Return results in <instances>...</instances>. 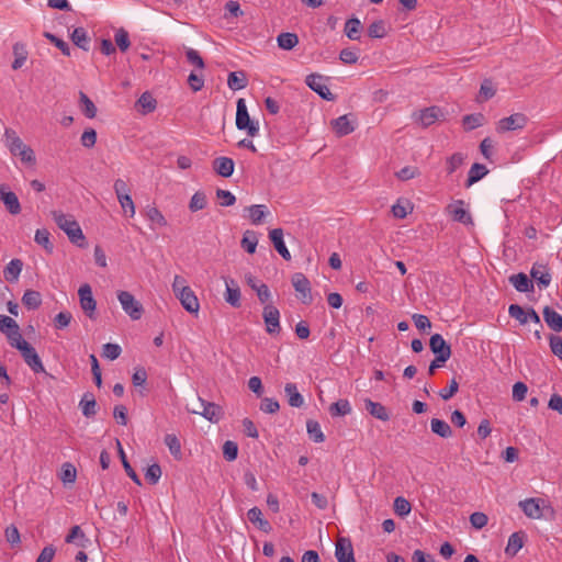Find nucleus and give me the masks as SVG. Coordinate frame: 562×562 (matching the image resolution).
I'll use <instances>...</instances> for the list:
<instances>
[{"label":"nucleus","mask_w":562,"mask_h":562,"mask_svg":"<svg viewBox=\"0 0 562 562\" xmlns=\"http://www.w3.org/2000/svg\"><path fill=\"white\" fill-rule=\"evenodd\" d=\"M485 117L482 113L468 114L463 116L462 124L467 131H472L482 126Z\"/></svg>","instance_id":"c03bdc74"},{"label":"nucleus","mask_w":562,"mask_h":562,"mask_svg":"<svg viewBox=\"0 0 562 562\" xmlns=\"http://www.w3.org/2000/svg\"><path fill=\"white\" fill-rule=\"evenodd\" d=\"M44 37L47 38L57 48H59L64 55L70 56V47L65 41H63L61 38L57 37L56 35H54L49 32H45Z\"/></svg>","instance_id":"13d9d810"},{"label":"nucleus","mask_w":562,"mask_h":562,"mask_svg":"<svg viewBox=\"0 0 562 562\" xmlns=\"http://www.w3.org/2000/svg\"><path fill=\"white\" fill-rule=\"evenodd\" d=\"M465 156L461 153H454L446 159L447 172L452 175L456 172L464 162Z\"/></svg>","instance_id":"09e8293b"},{"label":"nucleus","mask_w":562,"mask_h":562,"mask_svg":"<svg viewBox=\"0 0 562 562\" xmlns=\"http://www.w3.org/2000/svg\"><path fill=\"white\" fill-rule=\"evenodd\" d=\"M23 261L21 259H12L3 269V279L9 283H16L23 270Z\"/></svg>","instance_id":"6ab92c4d"},{"label":"nucleus","mask_w":562,"mask_h":562,"mask_svg":"<svg viewBox=\"0 0 562 562\" xmlns=\"http://www.w3.org/2000/svg\"><path fill=\"white\" fill-rule=\"evenodd\" d=\"M206 206V195L203 192H195L189 203L191 212H198Z\"/></svg>","instance_id":"5fc2aeb1"},{"label":"nucleus","mask_w":562,"mask_h":562,"mask_svg":"<svg viewBox=\"0 0 562 562\" xmlns=\"http://www.w3.org/2000/svg\"><path fill=\"white\" fill-rule=\"evenodd\" d=\"M245 211L248 213V218L254 225L261 224L266 215L269 214L267 206L263 204L250 205Z\"/></svg>","instance_id":"c85d7f7f"},{"label":"nucleus","mask_w":562,"mask_h":562,"mask_svg":"<svg viewBox=\"0 0 562 562\" xmlns=\"http://www.w3.org/2000/svg\"><path fill=\"white\" fill-rule=\"evenodd\" d=\"M368 35L371 38H383L386 35L385 24L382 20L374 21L368 27Z\"/></svg>","instance_id":"864d4df0"},{"label":"nucleus","mask_w":562,"mask_h":562,"mask_svg":"<svg viewBox=\"0 0 562 562\" xmlns=\"http://www.w3.org/2000/svg\"><path fill=\"white\" fill-rule=\"evenodd\" d=\"M431 431L441 438H449L452 436V430L449 424L439 418H432L430 422Z\"/></svg>","instance_id":"e433bc0d"},{"label":"nucleus","mask_w":562,"mask_h":562,"mask_svg":"<svg viewBox=\"0 0 562 562\" xmlns=\"http://www.w3.org/2000/svg\"><path fill=\"white\" fill-rule=\"evenodd\" d=\"M4 138L5 145L12 155L19 156L23 162L31 165L35 162L33 149L25 145L13 130L5 128Z\"/></svg>","instance_id":"f03ea898"},{"label":"nucleus","mask_w":562,"mask_h":562,"mask_svg":"<svg viewBox=\"0 0 562 562\" xmlns=\"http://www.w3.org/2000/svg\"><path fill=\"white\" fill-rule=\"evenodd\" d=\"M487 172H488V169L486 168V166L479 164V162L473 164L469 170L465 187L470 188L475 182H477L482 178H484L487 175Z\"/></svg>","instance_id":"c756f323"},{"label":"nucleus","mask_w":562,"mask_h":562,"mask_svg":"<svg viewBox=\"0 0 562 562\" xmlns=\"http://www.w3.org/2000/svg\"><path fill=\"white\" fill-rule=\"evenodd\" d=\"M117 201L124 214L128 215L130 217H133L135 215V204L131 198V194L121 195L120 198H117Z\"/></svg>","instance_id":"e2e57ef3"},{"label":"nucleus","mask_w":562,"mask_h":562,"mask_svg":"<svg viewBox=\"0 0 562 562\" xmlns=\"http://www.w3.org/2000/svg\"><path fill=\"white\" fill-rule=\"evenodd\" d=\"M114 40H115L116 45L119 46V48L122 52H125L126 49H128V47L131 45L130 36H128V33L124 29H120L116 31V33L114 35Z\"/></svg>","instance_id":"338daca9"},{"label":"nucleus","mask_w":562,"mask_h":562,"mask_svg":"<svg viewBox=\"0 0 562 562\" xmlns=\"http://www.w3.org/2000/svg\"><path fill=\"white\" fill-rule=\"evenodd\" d=\"M165 443L169 448L170 453L176 458H181V443L176 435L168 434L165 437Z\"/></svg>","instance_id":"8fccbe9b"},{"label":"nucleus","mask_w":562,"mask_h":562,"mask_svg":"<svg viewBox=\"0 0 562 562\" xmlns=\"http://www.w3.org/2000/svg\"><path fill=\"white\" fill-rule=\"evenodd\" d=\"M326 81L327 78L319 74H311L305 78L306 86L314 92H316L322 99L327 101H334L335 94L330 92Z\"/></svg>","instance_id":"39448f33"},{"label":"nucleus","mask_w":562,"mask_h":562,"mask_svg":"<svg viewBox=\"0 0 562 562\" xmlns=\"http://www.w3.org/2000/svg\"><path fill=\"white\" fill-rule=\"evenodd\" d=\"M269 238L272 241L276 250L280 254V256L284 260H291L290 251L288 250L284 240H283V231L282 228H273L269 232Z\"/></svg>","instance_id":"f3484780"},{"label":"nucleus","mask_w":562,"mask_h":562,"mask_svg":"<svg viewBox=\"0 0 562 562\" xmlns=\"http://www.w3.org/2000/svg\"><path fill=\"white\" fill-rule=\"evenodd\" d=\"M443 116V112L439 106H429L414 113L415 121L423 127L432 125L436 121Z\"/></svg>","instance_id":"4468645a"},{"label":"nucleus","mask_w":562,"mask_h":562,"mask_svg":"<svg viewBox=\"0 0 562 562\" xmlns=\"http://www.w3.org/2000/svg\"><path fill=\"white\" fill-rule=\"evenodd\" d=\"M262 317L268 334L274 335L280 333V312L274 305L267 304L263 307Z\"/></svg>","instance_id":"9d476101"},{"label":"nucleus","mask_w":562,"mask_h":562,"mask_svg":"<svg viewBox=\"0 0 562 562\" xmlns=\"http://www.w3.org/2000/svg\"><path fill=\"white\" fill-rule=\"evenodd\" d=\"M235 162L228 157H217L213 160L214 171L224 178H228L234 172Z\"/></svg>","instance_id":"aec40b11"},{"label":"nucleus","mask_w":562,"mask_h":562,"mask_svg":"<svg viewBox=\"0 0 562 562\" xmlns=\"http://www.w3.org/2000/svg\"><path fill=\"white\" fill-rule=\"evenodd\" d=\"M137 104L142 106L144 113L155 111L157 102L149 92H144L137 100Z\"/></svg>","instance_id":"603ef678"},{"label":"nucleus","mask_w":562,"mask_h":562,"mask_svg":"<svg viewBox=\"0 0 562 562\" xmlns=\"http://www.w3.org/2000/svg\"><path fill=\"white\" fill-rule=\"evenodd\" d=\"M49 232L45 228H42L36 231L34 239L38 245L50 251L53 249V245L49 240Z\"/></svg>","instance_id":"69168bd1"},{"label":"nucleus","mask_w":562,"mask_h":562,"mask_svg":"<svg viewBox=\"0 0 562 562\" xmlns=\"http://www.w3.org/2000/svg\"><path fill=\"white\" fill-rule=\"evenodd\" d=\"M5 337L8 339L9 345L18 350H20L22 346L27 342L26 340L23 339L19 325L14 327V329H12L11 331L7 333Z\"/></svg>","instance_id":"de8ad7c7"},{"label":"nucleus","mask_w":562,"mask_h":562,"mask_svg":"<svg viewBox=\"0 0 562 562\" xmlns=\"http://www.w3.org/2000/svg\"><path fill=\"white\" fill-rule=\"evenodd\" d=\"M0 199L11 214L15 215L21 212V205L16 194L12 191H8L5 186L0 187Z\"/></svg>","instance_id":"a211bd4d"},{"label":"nucleus","mask_w":562,"mask_h":562,"mask_svg":"<svg viewBox=\"0 0 562 562\" xmlns=\"http://www.w3.org/2000/svg\"><path fill=\"white\" fill-rule=\"evenodd\" d=\"M530 276L541 288L549 286L551 282V274L546 265L535 263L531 268Z\"/></svg>","instance_id":"412c9836"},{"label":"nucleus","mask_w":562,"mask_h":562,"mask_svg":"<svg viewBox=\"0 0 562 562\" xmlns=\"http://www.w3.org/2000/svg\"><path fill=\"white\" fill-rule=\"evenodd\" d=\"M80 103H81V110H82V113L88 117V119H93L97 115V106L94 105V103L89 99V97L83 93V92H80Z\"/></svg>","instance_id":"3c124183"},{"label":"nucleus","mask_w":562,"mask_h":562,"mask_svg":"<svg viewBox=\"0 0 562 562\" xmlns=\"http://www.w3.org/2000/svg\"><path fill=\"white\" fill-rule=\"evenodd\" d=\"M22 303L27 310H37L42 305V295L38 291L26 290L22 296Z\"/></svg>","instance_id":"f704fd0d"},{"label":"nucleus","mask_w":562,"mask_h":562,"mask_svg":"<svg viewBox=\"0 0 562 562\" xmlns=\"http://www.w3.org/2000/svg\"><path fill=\"white\" fill-rule=\"evenodd\" d=\"M292 285L299 293V297L303 304H311L313 296L311 293V283L308 279L301 272H295L292 278Z\"/></svg>","instance_id":"1a4fd4ad"},{"label":"nucleus","mask_w":562,"mask_h":562,"mask_svg":"<svg viewBox=\"0 0 562 562\" xmlns=\"http://www.w3.org/2000/svg\"><path fill=\"white\" fill-rule=\"evenodd\" d=\"M277 43L281 49L290 50L299 44V36L290 32L280 33L277 37Z\"/></svg>","instance_id":"c9c22d12"},{"label":"nucleus","mask_w":562,"mask_h":562,"mask_svg":"<svg viewBox=\"0 0 562 562\" xmlns=\"http://www.w3.org/2000/svg\"><path fill=\"white\" fill-rule=\"evenodd\" d=\"M223 456L227 461H234L238 456V446L235 441L227 440L223 445Z\"/></svg>","instance_id":"bf43d9fd"},{"label":"nucleus","mask_w":562,"mask_h":562,"mask_svg":"<svg viewBox=\"0 0 562 562\" xmlns=\"http://www.w3.org/2000/svg\"><path fill=\"white\" fill-rule=\"evenodd\" d=\"M13 55H14V60L12 63V69L18 70L23 67V65L25 64V61L27 59L29 53H27L25 44L15 43L13 45Z\"/></svg>","instance_id":"473e14b6"},{"label":"nucleus","mask_w":562,"mask_h":562,"mask_svg":"<svg viewBox=\"0 0 562 562\" xmlns=\"http://www.w3.org/2000/svg\"><path fill=\"white\" fill-rule=\"evenodd\" d=\"M25 361V363L35 372L41 373L44 372V366L42 363L41 358L38 357L34 347H32L29 342L24 344L22 348L19 350Z\"/></svg>","instance_id":"2eb2a0df"},{"label":"nucleus","mask_w":562,"mask_h":562,"mask_svg":"<svg viewBox=\"0 0 562 562\" xmlns=\"http://www.w3.org/2000/svg\"><path fill=\"white\" fill-rule=\"evenodd\" d=\"M519 506L524 514L531 519H540L542 517V510L539 505L538 498H528L519 502Z\"/></svg>","instance_id":"4be33fe9"},{"label":"nucleus","mask_w":562,"mask_h":562,"mask_svg":"<svg viewBox=\"0 0 562 562\" xmlns=\"http://www.w3.org/2000/svg\"><path fill=\"white\" fill-rule=\"evenodd\" d=\"M52 215L57 226L66 233L72 244L79 247L86 246V237L72 215L64 214L58 211L52 212Z\"/></svg>","instance_id":"f257e3e1"},{"label":"nucleus","mask_w":562,"mask_h":562,"mask_svg":"<svg viewBox=\"0 0 562 562\" xmlns=\"http://www.w3.org/2000/svg\"><path fill=\"white\" fill-rule=\"evenodd\" d=\"M241 247L248 254H254L258 245V236L255 231L247 229L241 239Z\"/></svg>","instance_id":"58836bf2"},{"label":"nucleus","mask_w":562,"mask_h":562,"mask_svg":"<svg viewBox=\"0 0 562 562\" xmlns=\"http://www.w3.org/2000/svg\"><path fill=\"white\" fill-rule=\"evenodd\" d=\"M429 347L431 352L438 357V361H448L451 357V347L440 334H434L430 337Z\"/></svg>","instance_id":"f8f14e48"},{"label":"nucleus","mask_w":562,"mask_h":562,"mask_svg":"<svg viewBox=\"0 0 562 562\" xmlns=\"http://www.w3.org/2000/svg\"><path fill=\"white\" fill-rule=\"evenodd\" d=\"M176 297L180 301L182 307L187 312L195 315L199 313L200 303L191 288L181 289V292H179L178 296Z\"/></svg>","instance_id":"dca6fc26"},{"label":"nucleus","mask_w":562,"mask_h":562,"mask_svg":"<svg viewBox=\"0 0 562 562\" xmlns=\"http://www.w3.org/2000/svg\"><path fill=\"white\" fill-rule=\"evenodd\" d=\"M117 300L123 311L131 317V319L138 321L142 318L144 314V307L132 293L128 291H119Z\"/></svg>","instance_id":"7ed1b4c3"},{"label":"nucleus","mask_w":562,"mask_h":562,"mask_svg":"<svg viewBox=\"0 0 562 562\" xmlns=\"http://www.w3.org/2000/svg\"><path fill=\"white\" fill-rule=\"evenodd\" d=\"M122 349L116 344L108 342L103 345L102 356L109 360H115L120 357Z\"/></svg>","instance_id":"680f3d73"},{"label":"nucleus","mask_w":562,"mask_h":562,"mask_svg":"<svg viewBox=\"0 0 562 562\" xmlns=\"http://www.w3.org/2000/svg\"><path fill=\"white\" fill-rule=\"evenodd\" d=\"M543 319L547 325L554 331L562 330V315L550 306H546L542 311Z\"/></svg>","instance_id":"393cba45"},{"label":"nucleus","mask_w":562,"mask_h":562,"mask_svg":"<svg viewBox=\"0 0 562 562\" xmlns=\"http://www.w3.org/2000/svg\"><path fill=\"white\" fill-rule=\"evenodd\" d=\"M445 211L454 222H459L467 226L473 225L472 215L464 207L463 200H454L446 206Z\"/></svg>","instance_id":"0eeeda50"},{"label":"nucleus","mask_w":562,"mask_h":562,"mask_svg":"<svg viewBox=\"0 0 562 562\" xmlns=\"http://www.w3.org/2000/svg\"><path fill=\"white\" fill-rule=\"evenodd\" d=\"M361 22L357 18H351L345 23V34L348 38L357 41L360 38Z\"/></svg>","instance_id":"ea45409f"},{"label":"nucleus","mask_w":562,"mask_h":562,"mask_svg":"<svg viewBox=\"0 0 562 562\" xmlns=\"http://www.w3.org/2000/svg\"><path fill=\"white\" fill-rule=\"evenodd\" d=\"M79 407L82 412V415L87 418H90L97 414V401L92 393L87 392L83 394Z\"/></svg>","instance_id":"cd10ccee"},{"label":"nucleus","mask_w":562,"mask_h":562,"mask_svg":"<svg viewBox=\"0 0 562 562\" xmlns=\"http://www.w3.org/2000/svg\"><path fill=\"white\" fill-rule=\"evenodd\" d=\"M146 217L153 225L158 227H165L168 224L164 214L155 206H148L146 209Z\"/></svg>","instance_id":"a18cd8bd"},{"label":"nucleus","mask_w":562,"mask_h":562,"mask_svg":"<svg viewBox=\"0 0 562 562\" xmlns=\"http://www.w3.org/2000/svg\"><path fill=\"white\" fill-rule=\"evenodd\" d=\"M225 301L233 307L240 306V290L233 279H225Z\"/></svg>","instance_id":"5701e85b"},{"label":"nucleus","mask_w":562,"mask_h":562,"mask_svg":"<svg viewBox=\"0 0 562 562\" xmlns=\"http://www.w3.org/2000/svg\"><path fill=\"white\" fill-rule=\"evenodd\" d=\"M198 404L202 406L201 411L198 408H188V412L192 414H199L211 423H217L220 420L222 416V408L220 405L206 402L201 397H198Z\"/></svg>","instance_id":"6e6552de"},{"label":"nucleus","mask_w":562,"mask_h":562,"mask_svg":"<svg viewBox=\"0 0 562 562\" xmlns=\"http://www.w3.org/2000/svg\"><path fill=\"white\" fill-rule=\"evenodd\" d=\"M412 510V506H411V503L402 497V496H398L395 498L394 501V512L401 516V517H405L407 516Z\"/></svg>","instance_id":"6e6d98bb"},{"label":"nucleus","mask_w":562,"mask_h":562,"mask_svg":"<svg viewBox=\"0 0 562 562\" xmlns=\"http://www.w3.org/2000/svg\"><path fill=\"white\" fill-rule=\"evenodd\" d=\"M528 119L522 113H515L510 116L504 117L497 123V132L504 133L509 131L521 130L526 126Z\"/></svg>","instance_id":"9b49d317"},{"label":"nucleus","mask_w":562,"mask_h":562,"mask_svg":"<svg viewBox=\"0 0 562 562\" xmlns=\"http://www.w3.org/2000/svg\"><path fill=\"white\" fill-rule=\"evenodd\" d=\"M248 519L250 522L257 525V527L263 531L269 532L271 530V525L268 520L262 518L261 509L258 507H252L247 513Z\"/></svg>","instance_id":"2f4dec72"},{"label":"nucleus","mask_w":562,"mask_h":562,"mask_svg":"<svg viewBox=\"0 0 562 562\" xmlns=\"http://www.w3.org/2000/svg\"><path fill=\"white\" fill-rule=\"evenodd\" d=\"M77 471L76 468L70 463H65L61 469L60 480L67 483H74L76 481Z\"/></svg>","instance_id":"774afa93"},{"label":"nucleus","mask_w":562,"mask_h":562,"mask_svg":"<svg viewBox=\"0 0 562 562\" xmlns=\"http://www.w3.org/2000/svg\"><path fill=\"white\" fill-rule=\"evenodd\" d=\"M524 532H514L509 536L505 553L508 557H515L524 546Z\"/></svg>","instance_id":"7c9ffc66"},{"label":"nucleus","mask_w":562,"mask_h":562,"mask_svg":"<svg viewBox=\"0 0 562 562\" xmlns=\"http://www.w3.org/2000/svg\"><path fill=\"white\" fill-rule=\"evenodd\" d=\"M508 314L510 317L518 321L521 325L527 324V311H525L518 304H512L508 307Z\"/></svg>","instance_id":"052dcab7"},{"label":"nucleus","mask_w":562,"mask_h":562,"mask_svg":"<svg viewBox=\"0 0 562 562\" xmlns=\"http://www.w3.org/2000/svg\"><path fill=\"white\" fill-rule=\"evenodd\" d=\"M306 428H307V434H308L310 438L314 442L319 443L325 440V436L322 431V428H321V425L318 422L313 420V419L307 420Z\"/></svg>","instance_id":"49530a36"},{"label":"nucleus","mask_w":562,"mask_h":562,"mask_svg":"<svg viewBox=\"0 0 562 562\" xmlns=\"http://www.w3.org/2000/svg\"><path fill=\"white\" fill-rule=\"evenodd\" d=\"M335 557L338 562H356L353 547L349 538H338L335 547Z\"/></svg>","instance_id":"ddd939ff"},{"label":"nucleus","mask_w":562,"mask_h":562,"mask_svg":"<svg viewBox=\"0 0 562 562\" xmlns=\"http://www.w3.org/2000/svg\"><path fill=\"white\" fill-rule=\"evenodd\" d=\"M364 407L370 415L376 419L386 422L390 419V414L384 405L378 402H373L370 398L364 400Z\"/></svg>","instance_id":"b1692460"},{"label":"nucleus","mask_w":562,"mask_h":562,"mask_svg":"<svg viewBox=\"0 0 562 562\" xmlns=\"http://www.w3.org/2000/svg\"><path fill=\"white\" fill-rule=\"evenodd\" d=\"M509 281L515 286V289L519 292H529L533 289L532 282L529 280L527 274H525L522 272L513 274L509 278Z\"/></svg>","instance_id":"72a5a7b5"},{"label":"nucleus","mask_w":562,"mask_h":562,"mask_svg":"<svg viewBox=\"0 0 562 562\" xmlns=\"http://www.w3.org/2000/svg\"><path fill=\"white\" fill-rule=\"evenodd\" d=\"M227 85L232 90H241L247 86V78L243 71L231 72L228 75Z\"/></svg>","instance_id":"37998d69"},{"label":"nucleus","mask_w":562,"mask_h":562,"mask_svg":"<svg viewBox=\"0 0 562 562\" xmlns=\"http://www.w3.org/2000/svg\"><path fill=\"white\" fill-rule=\"evenodd\" d=\"M395 176L397 179H400L402 181H407V180L414 179L416 177H419L420 171L415 166H406V167H403L401 170H398L395 173Z\"/></svg>","instance_id":"4d7b16f0"},{"label":"nucleus","mask_w":562,"mask_h":562,"mask_svg":"<svg viewBox=\"0 0 562 562\" xmlns=\"http://www.w3.org/2000/svg\"><path fill=\"white\" fill-rule=\"evenodd\" d=\"M236 127L241 131H247V134L251 137L259 133V125L257 122L250 120L244 99H238L237 101Z\"/></svg>","instance_id":"20e7f679"},{"label":"nucleus","mask_w":562,"mask_h":562,"mask_svg":"<svg viewBox=\"0 0 562 562\" xmlns=\"http://www.w3.org/2000/svg\"><path fill=\"white\" fill-rule=\"evenodd\" d=\"M284 393L288 398V403L291 407H302L304 404V398L302 394L299 392L295 383H286L284 386Z\"/></svg>","instance_id":"bb28decb"},{"label":"nucleus","mask_w":562,"mask_h":562,"mask_svg":"<svg viewBox=\"0 0 562 562\" xmlns=\"http://www.w3.org/2000/svg\"><path fill=\"white\" fill-rule=\"evenodd\" d=\"M116 445H117L119 454H120V458H121V461H122V464H123V468H124L126 474L133 480L134 483H136L137 485H140L142 481H140L139 476L136 474V472L133 470L131 464L128 463L126 454H125V452L122 448V445L119 440H116Z\"/></svg>","instance_id":"a19ab883"},{"label":"nucleus","mask_w":562,"mask_h":562,"mask_svg":"<svg viewBox=\"0 0 562 562\" xmlns=\"http://www.w3.org/2000/svg\"><path fill=\"white\" fill-rule=\"evenodd\" d=\"M331 126L338 136H346L355 131V126L348 115H341L333 120Z\"/></svg>","instance_id":"a878e982"},{"label":"nucleus","mask_w":562,"mask_h":562,"mask_svg":"<svg viewBox=\"0 0 562 562\" xmlns=\"http://www.w3.org/2000/svg\"><path fill=\"white\" fill-rule=\"evenodd\" d=\"M78 295L81 310L90 319L94 321L97 318V301L92 295L91 286L88 283L82 284L78 290Z\"/></svg>","instance_id":"423d86ee"},{"label":"nucleus","mask_w":562,"mask_h":562,"mask_svg":"<svg viewBox=\"0 0 562 562\" xmlns=\"http://www.w3.org/2000/svg\"><path fill=\"white\" fill-rule=\"evenodd\" d=\"M70 38H71L72 43L76 46H78L79 48H81L83 50L89 49V37L87 34V31L83 27H76L72 31Z\"/></svg>","instance_id":"4c0bfd02"},{"label":"nucleus","mask_w":562,"mask_h":562,"mask_svg":"<svg viewBox=\"0 0 562 562\" xmlns=\"http://www.w3.org/2000/svg\"><path fill=\"white\" fill-rule=\"evenodd\" d=\"M160 476H161V468L157 463L149 465L145 472L146 481L153 485L158 483Z\"/></svg>","instance_id":"0e129e2a"},{"label":"nucleus","mask_w":562,"mask_h":562,"mask_svg":"<svg viewBox=\"0 0 562 562\" xmlns=\"http://www.w3.org/2000/svg\"><path fill=\"white\" fill-rule=\"evenodd\" d=\"M329 413L333 417L346 416L351 413V406L348 400L341 398L329 406Z\"/></svg>","instance_id":"79ce46f5"}]
</instances>
